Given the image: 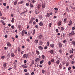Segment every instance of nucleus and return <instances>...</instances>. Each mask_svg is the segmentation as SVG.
<instances>
[{
    "label": "nucleus",
    "mask_w": 75,
    "mask_h": 75,
    "mask_svg": "<svg viewBox=\"0 0 75 75\" xmlns=\"http://www.w3.org/2000/svg\"><path fill=\"white\" fill-rule=\"evenodd\" d=\"M28 57V54H24V55H23L22 58L23 59H24L25 58H27Z\"/></svg>",
    "instance_id": "obj_1"
},
{
    "label": "nucleus",
    "mask_w": 75,
    "mask_h": 75,
    "mask_svg": "<svg viewBox=\"0 0 75 75\" xmlns=\"http://www.w3.org/2000/svg\"><path fill=\"white\" fill-rule=\"evenodd\" d=\"M74 35H75V33L74 31H71V33H70L69 34V37H72V36Z\"/></svg>",
    "instance_id": "obj_2"
},
{
    "label": "nucleus",
    "mask_w": 75,
    "mask_h": 75,
    "mask_svg": "<svg viewBox=\"0 0 75 75\" xmlns=\"http://www.w3.org/2000/svg\"><path fill=\"white\" fill-rule=\"evenodd\" d=\"M35 20V18H34L33 17L31 18L29 22L30 24H32V23H33V20Z\"/></svg>",
    "instance_id": "obj_3"
},
{
    "label": "nucleus",
    "mask_w": 75,
    "mask_h": 75,
    "mask_svg": "<svg viewBox=\"0 0 75 75\" xmlns=\"http://www.w3.org/2000/svg\"><path fill=\"white\" fill-rule=\"evenodd\" d=\"M21 25H18V28H19V30L20 31H21L22 30V28H21Z\"/></svg>",
    "instance_id": "obj_4"
},
{
    "label": "nucleus",
    "mask_w": 75,
    "mask_h": 75,
    "mask_svg": "<svg viewBox=\"0 0 75 75\" xmlns=\"http://www.w3.org/2000/svg\"><path fill=\"white\" fill-rule=\"evenodd\" d=\"M25 30H23V31H22L21 33H24L25 34H26V35H27V31H25Z\"/></svg>",
    "instance_id": "obj_5"
},
{
    "label": "nucleus",
    "mask_w": 75,
    "mask_h": 75,
    "mask_svg": "<svg viewBox=\"0 0 75 75\" xmlns=\"http://www.w3.org/2000/svg\"><path fill=\"white\" fill-rule=\"evenodd\" d=\"M11 44H10V42H7V47H11Z\"/></svg>",
    "instance_id": "obj_6"
},
{
    "label": "nucleus",
    "mask_w": 75,
    "mask_h": 75,
    "mask_svg": "<svg viewBox=\"0 0 75 75\" xmlns=\"http://www.w3.org/2000/svg\"><path fill=\"white\" fill-rule=\"evenodd\" d=\"M11 57H16V55H14V54L13 52H12L11 53Z\"/></svg>",
    "instance_id": "obj_7"
},
{
    "label": "nucleus",
    "mask_w": 75,
    "mask_h": 75,
    "mask_svg": "<svg viewBox=\"0 0 75 75\" xmlns=\"http://www.w3.org/2000/svg\"><path fill=\"white\" fill-rule=\"evenodd\" d=\"M59 45V48H62V44L60 42H59L58 43Z\"/></svg>",
    "instance_id": "obj_8"
},
{
    "label": "nucleus",
    "mask_w": 75,
    "mask_h": 75,
    "mask_svg": "<svg viewBox=\"0 0 75 75\" xmlns=\"http://www.w3.org/2000/svg\"><path fill=\"white\" fill-rule=\"evenodd\" d=\"M71 24H72V21H70L68 24V25L70 26Z\"/></svg>",
    "instance_id": "obj_9"
},
{
    "label": "nucleus",
    "mask_w": 75,
    "mask_h": 75,
    "mask_svg": "<svg viewBox=\"0 0 75 75\" xmlns=\"http://www.w3.org/2000/svg\"><path fill=\"white\" fill-rule=\"evenodd\" d=\"M1 23H2V24H3V25H6V23H4V21H3V20H1L0 21Z\"/></svg>",
    "instance_id": "obj_10"
},
{
    "label": "nucleus",
    "mask_w": 75,
    "mask_h": 75,
    "mask_svg": "<svg viewBox=\"0 0 75 75\" xmlns=\"http://www.w3.org/2000/svg\"><path fill=\"white\" fill-rule=\"evenodd\" d=\"M18 52H20V51H21V47H20L18 46Z\"/></svg>",
    "instance_id": "obj_11"
},
{
    "label": "nucleus",
    "mask_w": 75,
    "mask_h": 75,
    "mask_svg": "<svg viewBox=\"0 0 75 75\" xmlns=\"http://www.w3.org/2000/svg\"><path fill=\"white\" fill-rule=\"evenodd\" d=\"M54 51L53 50H51L49 51V52L51 54H54Z\"/></svg>",
    "instance_id": "obj_12"
},
{
    "label": "nucleus",
    "mask_w": 75,
    "mask_h": 75,
    "mask_svg": "<svg viewBox=\"0 0 75 75\" xmlns=\"http://www.w3.org/2000/svg\"><path fill=\"white\" fill-rule=\"evenodd\" d=\"M21 67L24 68H27V66H26L25 65H22Z\"/></svg>",
    "instance_id": "obj_13"
},
{
    "label": "nucleus",
    "mask_w": 75,
    "mask_h": 75,
    "mask_svg": "<svg viewBox=\"0 0 75 75\" xmlns=\"http://www.w3.org/2000/svg\"><path fill=\"white\" fill-rule=\"evenodd\" d=\"M17 1H18V0H16L14 3V5H16V4H17Z\"/></svg>",
    "instance_id": "obj_14"
},
{
    "label": "nucleus",
    "mask_w": 75,
    "mask_h": 75,
    "mask_svg": "<svg viewBox=\"0 0 75 75\" xmlns=\"http://www.w3.org/2000/svg\"><path fill=\"white\" fill-rule=\"evenodd\" d=\"M38 48H39V50H42V49H43V47H42V46H39Z\"/></svg>",
    "instance_id": "obj_15"
},
{
    "label": "nucleus",
    "mask_w": 75,
    "mask_h": 75,
    "mask_svg": "<svg viewBox=\"0 0 75 75\" xmlns=\"http://www.w3.org/2000/svg\"><path fill=\"white\" fill-rule=\"evenodd\" d=\"M14 18H12L11 21V23H14Z\"/></svg>",
    "instance_id": "obj_16"
},
{
    "label": "nucleus",
    "mask_w": 75,
    "mask_h": 75,
    "mask_svg": "<svg viewBox=\"0 0 75 75\" xmlns=\"http://www.w3.org/2000/svg\"><path fill=\"white\" fill-rule=\"evenodd\" d=\"M63 67V66H62V65L60 64L59 65V68H60V69H62V68Z\"/></svg>",
    "instance_id": "obj_17"
},
{
    "label": "nucleus",
    "mask_w": 75,
    "mask_h": 75,
    "mask_svg": "<svg viewBox=\"0 0 75 75\" xmlns=\"http://www.w3.org/2000/svg\"><path fill=\"white\" fill-rule=\"evenodd\" d=\"M42 8H45V4H43L42 5Z\"/></svg>",
    "instance_id": "obj_18"
},
{
    "label": "nucleus",
    "mask_w": 75,
    "mask_h": 75,
    "mask_svg": "<svg viewBox=\"0 0 75 75\" xmlns=\"http://www.w3.org/2000/svg\"><path fill=\"white\" fill-rule=\"evenodd\" d=\"M7 65V63H4L3 64V66L4 68L6 67Z\"/></svg>",
    "instance_id": "obj_19"
},
{
    "label": "nucleus",
    "mask_w": 75,
    "mask_h": 75,
    "mask_svg": "<svg viewBox=\"0 0 75 75\" xmlns=\"http://www.w3.org/2000/svg\"><path fill=\"white\" fill-rule=\"evenodd\" d=\"M24 1H21L19 2L18 3V4H22V3H23Z\"/></svg>",
    "instance_id": "obj_20"
},
{
    "label": "nucleus",
    "mask_w": 75,
    "mask_h": 75,
    "mask_svg": "<svg viewBox=\"0 0 75 75\" xmlns=\"http://www.w3.org/2000/svg\"><path fill=\"white\" fill-rule=\"evenodd\" d=\"M56 63L57 64H59V60H57L56 61Z\"/></svg>",
    "instance_id": "obj_21"
},
{
    "label": "nucleus",
    "mask_w": 75,
    "mask_h": 75,
    "mask_svg": "<svg viewBox=\"0 0 75 75\" xmlns=\"http://www.w3.org/2000/svg\"><path fill=\"white\" fill-rule=\"evenodd\" d=\"M42 35H40L39 36V38H40V39H42Z\"/></svg>",
    "instance_id": "obj_22"
},
{
    "label": "nucleus",
    "mask_w": 75,
    "mask_h": 75,
    "mask_svg": "<svg viewBox=\"0 0 75 75\" xmlns=\"http://www.w3.org/2000/svg\"><path fill=\"white\" fill-rule=\"evenodd\" d=\"M18 51H17V50H14V52L15 53V54H17V52H18Z\"/></svg>",
    "instance_id": "obj_23"
},
{
    "label": "nucleus",
    "mask_w": 75,
    "mask_h": 75,
    "mask_svg": "<svg viewBox=\"0 0 75 75\" xmlns=\"http://www.w3.org/2000/svg\"><path fill=\"white\" fill-rule=\"evenodd\" d=\"M39 45H42V41H40L39 42Z\"/></svg>",
    "instance_id": "obj_24"
},
{
    "label": "nucleus",
    "mask_w": 75,
    "mask_h": 75,
    "mask_svg": "<svg viewBox=\"0 0 75 75\" xmlns=\"http://www.w3.org/2000/svg\"><path fill=\"white\" fill-rule=\"evenodd\" d=\"M30 7L31 8H33L34 7V5L32 4H30Z\"/></svg>",
    "instance_id": "obj_25"
},
{
    "label": "nucleus",
    "mask_w": 75,
    "mask_h": 75,
    "mask_svg": "<svg viewBox=\"0 0 75 75\" xmlns=\"http://www.w3.org/2000/svg\"><path fill=\"white\" fill-rule=\"evenodd\" d=\"M57 24L58 25H61V23L60 21H59L58 22Z\"/></svg>",
    "instance_id": "obj_26"
},
{
    "label": "nucleus",
    "mask_w": 75,
    "mask_h": 75,
    "mask_svg": "<svg viewBox=\"0 0 75 75\" xmlns=\"http://www.w3.org/2000/svg\"><path fill=\"white\" fill-rule=\"evenodd\" d=\"M50 46L51 48H53V47H54V44H51L50 45Z\"/></svg>",
    "instance_id": "obj_27"
},
{
    "label": "nucleus",
    "mask_w": 75,
    "mask_h": 75,
    "mask_svg": "<svg viewBox=\"0 0 75 75\" xmlns=\"http://www.w3.org/2000/svg\"><path fill=\"white\" fill-rule=\"evenodd\" d=\"M50 13H47L46 16L47 17H49V16H50Z\"/></svg>",
    "instance_id": "obj_28"
},
{
    "label": "nucleus",
    "mask_w": 75,
    "mask_h": 75,
    "mask_svg": "<svg viewBox=\"0 0 75 75\" xmlns=\"http://www.w3.org/2000/svg\"><path fill=\"white\" fill-rule=\"evenodd\" d=\"M35 64H37V62H38V58H36L35 60Z\"/></svg>",
    "instance_id": "obj_29"
},
{
    "label": "nucleus",
    "mask_w": 75,
    "mask_h": 75,
    "mask_svg": "<svg viewBox=\"0 0 75 75\" xmlns=\"http://www.w3.org/2000/svg\"><path fill=\"white\" fill-rule=\"evenodd\" d=\"M67 18H64V23H66V21H67Z\"/></svg>",
    "instance_id": "obj_30"
},
{
    "label": "nucleus",
    "mask_w": 75,
    "mask_h": 75,
    "mask_svg": "<svg viewBox=\"0 0 75 75\" xmlns=\"http://www.w3.org/2000/svg\"><path fill=\"white\" fill-rule=\"evenodd\" d=\"M1 18L2 20H6V17H1Z\"/></svg>",
    "instance_id": "obj_31"
},
{
    "label": "nucleus",
    "mask_w": 75,
    "mask_h": 75,
    "mask_svg": "<svg viewBox=\"0 0 75 75\" xmlns=\"http://www.w3.org/2000/svg\"><path fill=\"white\" fill-rule=\"evenodd\" d=\"M31 64H32L33 65V64H34V60H32Z\"/></svg>",
    "instance_id": "obj_32"
},
{
    "label": "nucleus",
    "mask_w": 75,
    "mask_h": 75,
    "mask_svg": "<svg viewBox=\"0 0 75 75\" xmlns=\"http://www.w3.org/2000/svg\"><path fill=\"white\" fill-rule=\"evenodd\" d=\"M11 28H12V29H14V28H15V27H14V25H12L11 26Z\"/></svg>",
    "instance_id": "obj_33"
},
{
    "label": "nucleus",
    "mask_w": 75,
    "mask_h": 75,
    "mask_svg": "<svg viewBox=\"0 0 75 75\" xmlns=\"http://www.w3.org/2000/svg\"><path fill=\"white\" fill-rule=\"evenodd\" d=\"M5 58V56H3L1 57V58L2 59H4Z\"/></svg>",
    "instance_id": "obj_34"
},
{
    "label": "nucleus",
    "mask_w": 75,
    "mask_h": 75,
    "mask_svg": "<svg viewBox=\"0 0 75 75\" xmlns=\"http://www.w3.org/2000/svg\"><path fill=\"white\" fill-rule=\"evenodd\" d=\"M39 25H40V26H42V25H43V24L42 22H40L39 23Z\"/></svg>",
    "instance_id": "obj_35"
},
{
    "label": "nucleus",
    "mask_w": 75,
    "mask_h": 75,
    "mask_svg": "<svg viewBox=\"0 0 75 75\" xmlns=\"http://www.w3.org/2000/svg\"><path fill=\"white\" fill-rule=\"evenodd\" d=\"M44 60H42V61H40V64H42V63H43V62H44Z\"/></svg>",
    "instance_id": "obj_36"
},
{
    "label": "nucleus",
    "mask_w": 75,
    "mask_h": 75,
    "mask_svg": "<svg viewBox=\"0 0 75 75\" xmlns=\"http://www.w3.org/2000/svg\"><path fill=\"white\" fill-rule=\"evenodd\" d=\"M35 13L36 14H38V9H37L35 10Z\"/></svg>",
    "instance_id": "obj_37"
},
{
    "label": "nucleus",
    "mask_w": 75,
    "mask_h": 75,
    "mask_svg": "<svg viewBox=\"0 0 75 75\" xmlns=\"http://www.w3.org/2000/svg\"><path fill=\"white\" fill-rule=\"evenodd\" d=\"M41 8V5L40 4H39L38 5V8Z\"/></svg>",
    "instance_id": "obj_38"
},
{
    "label": "nucleus",
    "mask_w": 75,
    "mask_h": 75,
    "mask_svg": "<svg viewBox=\"0 0 75 75\" xmlns=\"http://www.w3.org/2000/svg\"><path fill=\"white\" fill-rule=\"evenodd\" d=\"M72 44H73V45H75V42L74 41H72L71 42Z\"/></svg>",
    "instance_id": "obj_39"
},
{
    "label": "nucleus",
    "mask_w": 75,
    "mask_h": 75,
    "mask_svg": "<svg viewBox=\"0 0 75 75\" xmlns=\"http://www.w3.org/2000/svg\"><path fill=\"white\" fill-rule=\"evenodd\" d=\"M25 75H29V72H27L25 73Z\"/></svg>",
    "instance_id": "obj_40"
},
{
    "label": "nucleus",
    "mask_w": 75,
    "mask_h": 75,
    "mask_svg": "<svg viewBox=\"0 0 75 75\" xmlns=\"http://www.w3.org/2000/svg\"><path fill=\"white\" fill-rule=\"evenodd\" d=\"M42 58H43V59H44V58H45V56H44V55L43 54L42 56Z\"/></svg>",
    "instance_id": "obj_41"
},
{
    "label": "nucleus",
    "mask_w": 75,
    "mask_h": 75,
    "mask_svg": "<svg viewBox=\"0 0 75 75\" xmlns=\"http://www.w3.org/2000/svg\"><path fill=\"white\" fill-rule=\"evenodd\" d=\"M61 29L62 31H63V30H64V28H63V27H61Z\"/></svg>",
    "instance_id": "obj_42"
},
{
    "label": "nucleus",
    "mask_w": 75,
    "mask_h": 75,
    "mask_svg": "<svg viewBox=\"0 0 75 75\" xmlns=\"http://www.w3.org/2000/svg\"><path fill=\"white\" fill-rule=\"evenodd\" d=\"M24 71L25 72H27V70L26 69H24Z\"/></svg>",
    "instance_id": "obj_43"
},
{
    "label": "nucleus",
    "mask_w": 75,
    "mask_h": 75,
    "mask_svg": "<svg viewBox=\"0 0 75 75\" xmlns=\"http://www.w3.org/2000/svg\"><path fill=\"white\" fill-rule=\"evenodd\" d=\"M35 30L34 29L33 30V34H35Z\"/></svg>",
    "instance_id": "obj_44"
},
{
    "label": "nucleus",
    "mask_w": 75,
    "mask_h": 75,
    "mask_svg": "<svg viewBox=\"0 0 75 75\" xmlns=\"http://www.w3.org/2000/svg\"><path fill=\"white\" fill-rule=\"evenodd\" d=\"M51 62H54V59H53L51 60Z\"/></svg>",
    "instance_id": "obj_45"
},
{
    "label": "nucleus",
    "mask_w": 75,
    "mask_h": 75,
    "mask_svg": "<svg viewBox=\"0 0 75 75\" xmlns=\"http://www.w3.org/2000/svg\"><path fill=\"white\" fill-rule=\"evenodd\" d=\"M2 13L1 12V11H0V17H1L2 16Z\"/></svg>",
    "instance_id": "obj_46"
},
{
    "label": "nucleus",
    "mask_w": 75,
    "mask_h": 75,
    "mask_svg": "<svg viewBox=\"0 0 75 75\" xmlns=\"http://www.w3.org/2000/svg\"><path fill=\"white\" fill-rule=\"evenodd\" d=\"M62 50L61 49H60L59 50V52L60 53H62Z\"/></svg>",
    "instance_id": "obj_47"
},
{
    "label": "nucleus",
    "mask_w": 75,
    "mask_h": 75,
    "mask_svg": "<svg viewBox=\"0 0 75 75\" xmlns=\"http://www.w3.org/2000/svg\"><path fill=\"white\" fill-rule=\"evenodd\" d=\"M51 25H52V23H50L49 24V27L50 28L51 27Z\"/></svg>",
    "instance_id": "obj_48"
},
{
    "label": "nucleus",
    "mask_w": 75,
    "mask_h": 75,
    "mask_svg": "<svg viewBox=\"0 0 75 75\" xmlns=\"http://www.w3.org/2000/svg\"><path fill=\"white\" fill-rule=\"evenodd\" d=\"M35 43L37 44V43H38V40H35Z\"/></svg>",
    "instance_id": "obj_49"
},
{
    "label": "nucleus",
    "mask_w": 75,
    "mask_h": 75,
    "mask_svg": "<svg viewBox=\"0 0 75 75\" xmlns=\"http://www.w3.org/2000/svg\"><path fill=\"white\" fill-rule=\"evenodd\" d=\"M56 32L57 33H58V29H57L56 30Z\"/></svg>",
    "instance_id": "obj_50"
},
{
    "label": "nucleus",
    "mask_w": 75,
    "mask_h": 75,
    "mask_svg": "<svg viewBox=\"0 0 75 75\" xmlns=\"http://www.w3.org/2000/svg\"><path fill=\"white\" fill-rule=\"evenodd\" d=\"M63 37H65V33H63Z\"/></svg>",
    "instance_id": "obj_51"
},
{
    "label": "nucleus",
    "mask_w": 75,
    "mask_h": 75,
    "mask_svg": "<svg viewBox=\"0 0 75 75\" xmlns=\"http://www.w3.org/2000/svg\"><path fill=\"white\" fill-rule=\"evenodd\" d=\"M32 2L33 3H34L35 2V1H34V0H33L32 1Z\"/></svg>",
    "instance_id": "obj_52"
},
{
    "label": "nucleus",
    "mask_w": 75,
    "mask_h": 75,
    "mask_svg": "<svg viewBox=\"0 0 75 75\" xmlns=\"http://www.w3.org/2000/svg\"><path fill=\"white\" fill-rule=\"evenodd\" d=\"M23 62H24V64H25V63H27V60H24Z\"/></svg>",
    "instance_id": "obj_53"
},
{
    "label": "nucleus",
    "mask_w": 75,
    "mask_h": 75,
    "mask_svg": "<svg viewBox=\"0 0 75 75\" xmlns=\"http://www.w3.org/2000/svg\"><path fill=\"white\" fill-rule=\"evenodd\" d=\"M24 13H24V12H22L21 13L20 15H22V14H24Z\"/></svg>",
    "instance_id": "obj_54"
},
{
    "label": "nucleus",
    "mask_w": 75,
    "mask_h": 75,
    "mask_svg": "<svg viewBox=\"0 0 75 75\" xmlns=\"http://www.w3.org/2000/svg\"><path fill=\"white\" fill-rule=\"evenodd\" d=\"M11 69H12V68L10 67L9 69H8V71H11Z\"/></svg>",
    "instance_id": "obj_55"
},
{
    "label": "nucleus",
    "mask_w": 75,
    "mask_h": 75,
    "mask_svg": "<svg viewBox=\"0 0 75 75\" xmlns=\"http://www.w3.org/2000/svg\"><path fill=\"white\" fill-rule=\"evenodd\" d=\"M24 52V51H22L21 52V55H23V53Z\"/></svg>",
    "instance_id": "obj_56"
},
{
    "label": "nucleus",
    "mask_w": 75,
    "mask_h": 75,
    "mask_svg": "<svg viewBox=\"0 0 75 75\" xmlns=\"http://www.w3.org/2000/svg\"><path fill=\"white\" fill-rule=\"evenodd\" d=\"M47 48H48V47L47 46H45L44 47L45 50H47Z\"/></svg>",
    "instance_id": "obj_57"
},
{
    "label": "nucleus",
    "mask_w": 75,
    "mask_h": 75,
    "mask_svg": "<svg viewBox=\"0 0 75 75\" xmlns=\"http://www.w3.org/2000/svg\"><path fill=\"white\" fill-rule=\"evenodd\" d=\"M27 41H28V42H30V39H28L27 40H26Z\"/></svg>",
    "instance_id": "obj_58"
},
{
    "label": "nucleus",
    "mask_w": 75,
    "mask_h": 75,
    "mask_svg": "<svg viewBox=\"0 0 75 75\" xmlns=\"http://www.w3.org/2000/svg\"><path fill=\"white\" fill-rule=\"evenodd\" d=\"M71 54H72L73 53V51L72 50H70L69 52Z\"/></svg>",
    "instance_id": "obj_59"
},
{
    "label": "nucleus",
    "mask_w": 75,
    "mask_h": 75,
    "mask_svg": "<svg viewBox=\"0 0 75 75\" xmlns=\"http://www.w3.org/2000/svg\"><path fill=\"white\" fill-rule=\"evenodd\" d=\"M71 68L70 67L68 68V69L69 71H70V70H71Z\"/></svg>",
    "instance_id": "obj_60"
},
{
    "label": "nucleus",
    "mask_w": 75,
    "mask_h": 75,
    "mask_svg": "<svg viewBox=\"0 0 75 75\" xmlns=\"http://www.w3.org/2000/svg\"><path fill=\"white\" fill-rule=\"evenodd\" d=\"M3 4L4 5V6H6V3H4Z\"/></svg>",
    "instance_id": "obj_61"
},
{
    "label": "nucleus",
    "mask_w": 75,
    "mask_h": 75,
    "mask_svg": "<svg viewBox=\"0 0 75 75\" xmlns=\"http://www.w3.org/2000/svg\"><path fill=\"white\" fill-rule=\"evenodd\" d=\"M45 73V70H42V73L43 74H44Z\"/></svg>",
    "instance_id": "obj_62"
},
{
    "label": "nucleus",
    "mask_w": 75,
    "mask_h": 75,
    "mask_svg": "<svg viewBox=\"0 0 75 75\" xmlns=\"http://www.w3.org/2000/svg\"><path fill=\"white\" fill-rule=\"evenodd\" d=\"M51 62L50 61H49L48 62V64L49 65H51Z\"/></svg>",
    "instance_id": "obj_63"
},
{
    "label": "nucleus",
    "mask_w": 75,
    "mask_h": 75,
    "mask_svg": "<svg viewBox=\"0 0 75 75\" xmlns=\"http://www.w3.org/2000/svg\"><path fill=\"white\" fill-rule=\"evenodd\" d=\"M34 74V73L33 72H32L31 73V75H33Z\"/></svg>",
    "instance_id": "obj_64"
}]
</instances>
